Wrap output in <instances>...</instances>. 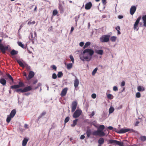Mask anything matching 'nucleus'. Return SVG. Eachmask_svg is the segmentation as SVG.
Wrapping results in <instances>:
<instances>
[{
    "mask_svg": "<svg viewBox=\"0 0 146 146\" xmlns=\"http://www.w3.org/2000/svg\"><path fill=\"white\" fill-rule=\"evenodd\" d=\"M35 73L32 71H30L28 77H27V79L29 80L35 76Z\"/></svg>",
    "mask_w": 146,
    "mask_h": 146,
    "instance_id": "6e6552de",
    "label": "nucleus"
},
{
    "mask_svg": "<svg viewBox=\"0 0 146 146\" xmlns=\"http://www.w3.org/2000/svg\"><path fill=\"white\" fill-rule=\"evenodd\" d=\"M68 90V88L66 87L65 88L62 90L60 94V95L61 96L63 97L66 96Z\"/></svg>",
    "mask_w": 146,
    "mask_h": 146,
    "instance_id": "9d476101",
    "label": "nucleus"
},
{
    "mask_svg": "<svg viewBox=\"0 0 146 146\" xmlns=\"http://www.w3.org/2000/svg\"><path fill=\"white\" fill-rule=\"evenodd\" d=\"M117 38L116 36H113L111 37L110 40L112 42H115L116 41Z\"/></svg>",
    "mask_w": 146,
    "mask_h": 146,
    "instance_id": "c85d7f7f",
    "label": "nucleus"
},
{
    "mask_svg": "<svg viewBox=\"0 0 146 146\" xmlns=\"http://www.w3.org/2000/svg\"><path fill=\"white\" fill-rule=\"evenodd\" d=\"M30 35H31V40H32V41H33V40H34V39H35V37H33V33H30Z\"/></svg>",
    "mask_w": 146,
    "mask_h": 146,
    "instance_id": "09e8293b",
    "label": "nucleus"
},
{
    "mask_svg": "<svg viewBox=\"0 0 146 146\" xmlns=\"http://www.w3.org/2000/svg\"><path fill=\"white\" fill-rule=\"evenodd\" d=\"M16 113V111L15 109H13L11 112L10 115L11 117H13Z\"/></svg>",
    "mask_w": 146,
    "mask_h": 146,
    "instance_id": "f3484780",
    "label": "nucleus"
},
{
    "mask_svg": "<svg viewBox=\"0 0 146 146\" xmlns=\"http://www.w3.org/2000/svg\"><path fill=\"white\" fill-rule=\"evenodd\" d=\"M38 82V80H34L33 82V84H35L37 83Z\"/></svg>",
    "mask_w": 146,
    "mask_h": 146,
    "instance_id": "69168bd1",
    "label": "nucleus"
},
{
    "mask_svg": "<svg viewBox=\"0 0 146 146\" xmlns=\"http://www.w3.org/2000/svg\"><path fill=\"white\" fill-rule=\"evenodd\" d=\"M85 137V136L84 135H82L80 137V138L81 139H84Z\"/></svg>",
    "mask_w": 146,
    "mask_h": 146,
    "instance_id": "052dcab7",
    "label": "nucleus"
},
{
    "mask_svg": "<svg viewBox=\"0 0 146 146\" xmlns=\"http://www.w3.org/2000/svg\"><path fill=\"white\" fill-rule=\"evenodd\" d=\"M92 6V4L91 2L86 3L85 5V8L86 9L88 10L90 9Z\"/></svg>",
    "mask_w": 146,
    "mask_h": 146,
    "instance_id": "ddd939ff",
    "label": "nucleus"
},
{
    "mask_svg": "<svg viewBox=\"0 0 146 146\" xmlns=\"http://www.w3.org/2000/svg\"><path fill=\"white\" fill-rule=\"evenodd\" d=\"M63 73L61 72H59L57 74V76L58 78H60L61 77L63 76Z\"/></svg>",
    "mask_w": 146,
    "mask_h": 146,
    "instance_id": "58836bf2",
    "label": "nucleus"
},
{
    "mask_svg": "<svg viewBox=\"0 0 146 146\" xmlns=\"http://www.w3.org/2000/svg\"><path fill=\"white\" fill-rule=\"evenodd\" d=\"M141 19V17H138V18L137 19L136 21L135 24L137 25H138V24L139 23V21Z\"/></svg>",
    "mask_w": 146,
    "mask_h": 146,
    "instance_id": "4c0bfd02",
    "label": "nucleus"
},
{
    "mask_svg": "<svg viewBox=\"0 0 146 146\" xmlns=\"http://www.w3.org/2000/svg\"><path fill=\"white\" fill-rule=\"evenodd\" d=\"M17 62L19 64L20 66L23 68H24L25 64H24L21 60H17Z\"/></svg>",
    "mask_w": 146,
    "mask_h": 146,
    "instance_id": "6ab92c4d",
    "label": "nucleus"
},
{
    "mask_svg": "<svg viewBox=\"0 0 146 146\" xmlns=\"http://www.w3.org/2000/svg\"><path fill=\"white\" fill-rule=\"evenodd\" d=\"M116 145H118L119 146H123V142H121L117 141Z\"/></svg>",
    "mask_w": 146,
    "mask_h": 146,
    "instance_id": "2f4dec72",
    "label": "nucleus"
},
{
    "mask_svg": "<svg viewBox=\"0 0 146 146\" xmlns=\"http://www.w3.org/2000/svg\"><path fill=\"white\" fill-rule=\"evenodd\" d=\"M137 90L139 91H143L145 90V89L144 87L139 86L137 87Z\"/></svg>",
    "mask_w": 146,
    "mask_h": 146,
    "instance_id": "393cba45",
    "label": "nucleus"
},
{
    "mask_svg": "<svg viewBox=\"0 0 146 146\" xmlns=\"http://www.w3.org/2000/svg\"><path fill=\"white\" fill-rule=\"evenodd\" d=\"M104 139L102 137H100L98 140V143L100 145H102L104 143Z\"/></svg>",
    "mask_w": 146,
    "mask_h": 146,
    "instance_id": "a211bd4d",
    "label": "nucleus"
},
{
    "mask_svg": "<svg viewBox=\"0 0 146 146\" xmlns=\"http://www.w3.org/2000/svg\"><path fill=\"white\" fill-rule=\"evenodd\" d=\"M92 135L94 136H99V137H103L105 135V133L104 131L98 130L93 131L92 133Z\"/></svg>",
    "mask_w": 146,
    "mask_h": 146,
    "instance_id": "f03ea898",
    "label": "nucleus"
},
{
    "mask_svg": "<svg viewBox=\"0 0 146 146\" xmlns=\"http://www.w3.org/2000/svg\"><path fill=\"white\" fill-rule=\"evenodd\" d=\"M138 25H136L135 24H134V29H137V30H138Z\"/></svg>",
    "mask_w": 146,
    "mask_h": 146,
    "instance_id": "de8ad7c7",
    "label": "nucleus"
},
{
    "mask_svg": "<svg viewBox=\"0 0 146 146\" xmlns=\"http://www.w3.org/2000/svg\"><path fill=\"white\" fill-rule=\"evenodd\" d=\"M6 75L9 78V79L11 80L12 82H13L14 80L11 76L9 74H7Z\"/></svg>",
    "mask_w": 146,
    "mask_h": 146,
    "instance_id": "c9c22d12",
    "label": "nucleus"
},
{
    "mask_svg": "<svg viewBox=\"0 0 146 146\" xmlns=\"http://www.w3.org/2000/svg\"><path fill=\"white\" fill-rule=\"evenodd\" d=\"M125 85V82L124 81H123L121 84V86H123Z\"/></svg>",
    "mask_w": 146,
    "mask_h": 146,
    "instance_id": "4d7b16f0",
    "label": "nucleus"
},
{
    "mask_svg": "<svg viewBox=\"0 0 146 146\" xmlns=\"http://www.w3.org/2000/svg\"><path fill=\"white\" fill-rule=\"evenodd\" d=\"M86 133L87 137H89L90 135L91 134V130L90 129L87 130L86 132Z\"/></svg>",
    "mask_w": 146,
    "mask_h": 146,
    "instance_id": "bb28decb",
    "label": "nucleus"
},
{
    "mask_svg": "<svg viewBox=\"0 0 146 146\" xmlns=\"http://www.w3.org/2000/svg\"><path fill=\"white\" fill-rule=\"evenodd\" d=\"M25 67L26 69L27 70H29L30 69V66H28V65L26 63L24 65V68Z\"/></svg>",
    "mask_w": 146,
    "mask_h": 146,
    "instance_id": "37998d69",
    "label": "nucleus"
},
{
    "mask_svg": "<svg viewBox=\"0 0 146 146\" xmlns=\"http://www.w3.org/2000/svg\"><path fill=\"white\" fill-rule=\"evenodd\" d=\"M94 52V50L92 49L87 48L85 49L80 56V59L82 61L85 60L88 61H90Z\"/></svg>",
    "mask_w": 146,
    "mask_h": 146,
    "instance_id": "f257e3e1",
    "label": "nucleus"
},
{
    "mask_svg": "<svg viewBox=\"0 0 146 146\" xmlns=\"http://www.w3.org/2000/svg\"><path fill=\"white\" fill-rule=\"evenodd\" d=\"M136 8L135 6H132L131 7L130 9V14L131 15H133L134 14L135 12V11L136 10Z\"/></svg>",
    "mask_w": 146,
    "mask_h": 146,
    "instance_id": "9b49d317",
    "label": "nucleus"
},
{
    "mask_svg": "<svg viewBox=\"0 0 146 146\" xmlns=\"http://www.w3.org/2000/svg\"><path fill=\"white\" fill-rule=\"evenodd\" d=\"M113 90L115 91H117L118 90L117 87L116 86H114L113 88Z\"/></svg>",
    "mask_w": 146,
    "mask_h": 146,
    "instance_id": "5fc2aeb1",
    "label": "nucleus"
},
{
    "mask_svg": "<svg viewBox=\"0 0 146 146\" xmlns=\"http://www.w3.org/2000/svg\"><path fill=\"white\" fill-rule=\"evenodd\" d=\"M123 18V16L122 15H118V18L119 19H121Z\"/></svg>",
    "mask_w": 146,
    "mask_h": 146,
    "instance_id": "0e129e2a",
    "label": "nucleus"
},
{
    "mask_svg": "<svg viewBox=\"0 0 146 146\" xmlns=\"http://www.w3.org/2000/svg\"><path fill=\"white\" fill-rule=\"evenodd\" d=\"M117 140H109L108 141L109 144H114L115 145H116V143Z\"/></svg>",
    "mask_w": 146,
    "mask_h": 146,
    "instance_id": "aec40b11",
    "label": "nucleus"
},
{
    "mask_svg": "<svg viewBox=\"0 0 146 146\" xmlns=\"http://www.w3.org/2000/svg\"><path fill=\"white\" fill-rule=\"evenodd\" d=\"M84 42H80V46H83V45H84Z\"/></svg>",
    "mask_w": 146,
    "mask_h": 146,
    "instance_id": "13d9d810",
    "label": "nucleus"
},
{
    "mask_svg": "<svg viewBox=\"0 0 146 146\" xmlns=\"http://www.w3.org/2000/svg\"><path fill=\"white\" fill-rule=\"evenodd\" d=\"M98 70V68H95V69L93 71L92 73V75H94L96 73V72Z\"/></svg>",
    "mask_w": 146,
    "mask_h": 146,
    "instance_id": "ea45409f",
    "label": "nucleus"
},
{
    "mask_svg": "<svg viewBox=\"0 0 146 146\" xmlns=\"http://www.w3.org/2000/svg\"><path fill=\"white\" fill-rule=\"evenodd\" d=\"M0 83L3 86H5L6 83V81L4 79L1 78L0 79Z\"/></svg>",
    "mask_w": 146,
    "mask_h": 146,
    "instance_id": "dca6fc26",
    "label": "nucleus"
},
{
    "mask_svg": "<svg viewBox=\"0 0 146 146\" xmlns=\"http://www.w3.org/2000/svg\"><path fill=\"white\" fill-rule=\"evenodd\" d=\"M46 114V112L44 111H43L40 114V116L38 117V120H39V119L41 117H42L43 116H44Z\"/></svg>",
    "mask_w": 146,
    "mask_h": 146,
    "instance_id": "4be33fe9",
    "label": "nucleus"
},
{
    "mask_svg": "<svg viewBox=\"0 0 146 146\" xmlns=\"http://www.w3.org/2000/svg\"><path fill=\"white\" fill-rule=\"evenodd\" d=\"M23 76H24L26 77V78H27V77H28V76H27V74L25 72H23Z\"/></svg>",
    "mask_w": 146,
    "mask_h": 146,
    "instance_id": "680f3d73",
    "label": "nucleus"
},
{
    "mask_svg": "<svg viewBox=\"0 0 146 146\" xmlns=\"http://www.w3.org/2000/svg\"><path fill=\"white\" fill-rule=\"evenodd\" d=\"M12 118L13 117H11V116L9 115H7V119H6L7 122V123H9L10 122V121L11 120V118Z\"/></svg>",
    "mask_w": 146,
    "mask_h": 146,
    "instance_id": "72a5a7b5",
    "label": "nucleus"
},
{
    "mask_svg": "<svg viewBox=\"0 0 146 146\" xmlns=\"http://www.w3.org/2000/svg\"><path fill=\"white\" fill-rule=\"evenodd\" d=\"M18 53V51H16L14 49L12 50L10 52L11 54L12 55H14L17 54Z\"/></svg>",
    "mask_w": 146,
    "mask_h": 146,
    "instance_id": "5701e85b",
    "label": "nucleus"
},
{
    "mask_svg": "<svg viewBox=\"0 0 146 146\" xmlns=\"http://www.w3.org/2000/svg\"><path fill=\"white\" fill-rule=\"evenodd\" d=\"M104 128L105 126L104 125H101L99 126L98 130H100L102 131H103Z\"/></svg>",
    "mask_w": 146,
    "mask_h": 146,
    "instance_id": "a878e982",
    "label": "nucleus"
},
{
    "mask_svg": "<svg viewBox=\"0 0 146 146\" xmlns=\"http://www.w3.org/2000/svg\"><path fill=\"white\" fill-rule=\"evenodd\" d=\"M110 36L109 35H103L100 38V40L102 42H107L109 40Z\"/></svg>",
    "mask_w": 146,
    "mask_h": 146,
    "instance_id": "7ed1b4c3",
    "label": "nucleus"
},
{
    "mask_svg": "<svg viewBox=\"0 0 146 146\" xmlns=\"http://www.w3.org/2000/svg\"><path fill=\"white\" fill-rule=\"evenodd\" d=\"M73 66L72 64V63L67 64L66 65L67 68L68 70H70L72 68Z\"/></svg>",
    "mask_w": 146,
    "mask_h": 146,
    "instance_id": "b1692460",
    "label": "nucleus"
},
{
    "mask_svg": "<svg viewBox=\"0 0 146 146\" xmlns=\"http://www.w3.org/2000/svg\"><path fill=\"white\" fill-rule=\"evenodd\" d=\"M51 67L53 69L56 70L57 68L56 66L54 65H52L51 66Z\"/></svg>",
    "mask_w": 146,
    "mask_h": 146,
    "instance_id": "864d4df0",
    "label": "nucleus"
},
{
    "mask_svg": "<svg viewBox=\"0 0 146 146\" xmlns=\"http://www.w3.org/2000/svg\"><path fill=\"white\" fill-rule=\"evenodd\" d=\"M82 113V111L80 109H77L74 113L73 117L74 118H77Z\"/></svg>",
    "mask_w": 146,
    "mask_h": 146,
    "instance_id": "39448f33",
    "label": "nucleus"
},
{
    "mask_svg": "<svg viewBox=\"0 0 146 146\" xmlns=\"http://www.w3.org/2000/svg\"><path fill=\"white\" fill-rule=\"evenodd\" d=\"M58 8L60 11V13H62L64 12V9L63 8L61 3L60 2L59 3Z\"/></svg>",
    "mask_w": 146,
    "mask_h": 146,
    "instance_id": "f8f14e48",
    "label": "nucleus"
},
{
    "mask_svg": "<svg viewBox=\"0 0 146 146\" xmlns=\"http://www.w3.org/2000/svg\"><path fill=\"white\" fill-rule=\"evenodd\" d=\"M78 119H76L75 120H73V123L71 125V126L73 127H74L77 124V122L78 121Z\"/></svg>",
    "mask_w": 146,
    "mask_h": 146,
    "instance_id": "c756f323",
    "label": "nucleus"
},
{
    "mask_svg": "<svg viewBox=\"0 0 146 146\" xmlns=\"http://www.w3.org/2000/svg\"><path fill=\"white\" fill-rule=\"evenodd\" d=\"M9 46H4L3 44H0V50L3 54L6 53V51L8 49Z\"/></svg>",
    "mask_w": 146,
    "mask_h": 146,
    "instance_id": "423d86ee",
    "label": "nucleus"
},
{
    "mask_svg": "<svg viewBox=\"0 0 146 146\" xmlns=\"http://www.w3.org/2000/svg\"><path fill=\"white\" fill-rule=\"evenodd\" d=\"M115 29L116 30H117V31L118 30L119 31L120 29V27L119 26H117L115 28Z\"/></svg>",
    "mask_w": 146,
    "mask_h": 146,
    "instance_id": "bf43d9fd",
    "label": "nucleus"
},
{
    "mask_svg": "<svg viewBox=\"0 0 146 146\" xmlns=\"http://www.w3.org/2000/svg\"><path fill=\"white\" fill-rule=\"evenodd\" d=\"M15 91L16 92H17L18 93H19L20 92H21V93L24 92L23 89H22L21 88H19V89L17 88V89H16L15 90Z\"/></svg>",
    "mask_w": 146,
    "mask_h": 146,
    "instance_id": "cd10ccee",
    "label": "nucleus"
},
{
    "mask_svg": "<svg viewBox=\"0 0 146 146\" xmlns=\"http://www.w3.org/2000/svg\"><path fill=\"white\" fill-rule=\"evenodd\" d=\"M70 58L71 60V61L73 63H74V59L72 55H70Z\"/></svg>",
    "mask_w": 146,
    "mask_h": 146,
    "instance_id": "3c124183",
    "label": "nucleus"
},
{
    "mask_svg": "<svg viewBox=\"0 0 146 146\" xmlns=\"http://www.w3.org/2000/svg\"><path fill=\"white\" fill-rule=\"evenodd\" d=\"M114 110V108L113 107H111L109 110V112L110 114L113 113Z\"/></svg>",
    "mask_w": 146,
    "mask_h": 146,
    "instance_id": "f704fd0d",
    "label": "nucleus"
},
{
    "mask_svg": "<svg viewBox=\"0 0 146 146\" xmlns=\"http://www.w3.org/2000/svg\"><path fill=\"white\" fill-rule=\"evenodd\" d=\"M35 23V21H33L32 22H31V21H29L28 23V25H30L32 24H34Z\"/></svg>",
    "mask_w": 146,
    "mask_h": 146,
    "instance_id": "6e6d98bb",
    "label": "nucleus"
},
{
    "mask_svg": "<svg viewBox=\"0 0 146 146\" xmlns=\"http://www.w3.org/2000/svg\"><path fill=\"white\" fill-rule=\"evenodd\" d=\"M19 45L22 48H24V45L23 44L22 42H17Z\"/></svg>",
    "mask_w": 146,
    "mask_h": 146,
    "instance_id": "a19ab883",
    "label": "nucleus"
},
{
    "mask_svg": "<svg viewBox=\"0 0 146 146\" xmlns=\"http://www.w3.org/2000/svg\"><path fill=\"white\" fill-rule=\"evenodd\" d=\"M28 141V139L26 138H24L23 141L22 146H25Z\"/></svg>",
    "mask_w": 146,
    "mask_h": 146,
    "instance_id": "412c9836",
    "label": "nucleus"
},
{
    "mask_svg": "<svg viewBox=\"0 0 146 146\" xmlns=\"http://www.w3.org/2000/svg\"><path fill=\"white\" fill-rule=\"evenodd\" d=\"M79 82L78 80L76 77L74 80V86L75 88H76L78 87L79 84Z\"/></svg>",
    "mask_w": 146,
    "mask_h": 146,
    "instance_id": "4468645a",
    "label": "nucleus"
},
{
    "mask_svg": "<svg viewBox=\"0 0 146 146\" xmlns=\"http://www.w3.org/2000/svg\"><path fill=\"white\" fill-rule=\"evenodd\" d=\"M107 97L108 99H112L113 98V96L110 94H108L107 95Z\"/></svg>",
    "mask_w": 146,
    "mask_h": 146,
    "instance_id": "79ce46f5",
    "label": "nucleus"
},
{
    "mask_svg": "<svg viewBox=\"0 0 146 146\" xmlns=\"http://www.w3.org/2000/svg\"><path fill=\"white\" fill-rule=\"evenodd\" d=\"M31 86H29L27 87H26L23 88L24 92H26L31 90H32Z\"/></svg>",
    "mask_w": 146,
    "mask_h": 146,
    "instance_id": "2eb2a0df",
    "label": "nucleus"
},
{
    "mask_svg": "<svg viewBox=\"0 0 146 146\" xmlns=\"http://www.w3.org/2000/svg\"><path fill=\"white\" fill-rule=\"evenodd\" d=\"M52 78L54 79H55L57 78V76L56 74L53 73L52 75Z\"/></svg>",
    "mask_w": 146,
    "mask_h": 146,
    "instance_id": "8fccbe9b",
    "label": "nucleus"
},
{
    "mask_svg": "<svg viewBox=\"0 0 146 146\" xmlns=\"http://www.w3.org/2000/svg\"><path fill=\"white\" fill-rule=\"evenodd\" d=\"M139 123V121H137L135 124V126H136L138 125V124Z\"/></svg>",
    "mask_w": 146,
    "mask_h": 146,
    "instance_id": "e2e57ef3",
    "label": "nucleus"
},
{
    "mask_svg": "<svg viewBox=\"0 0 146 146\" xmlns=\"http://www.w3.org/2000/svg\"><path fill=\"white\" fill-rule=\"evenodd\" d=\"M58 13V11L56 10H53L52 12L53 15L55 16Z\"/></svg>",
    "mask_w": 146,
    "mask_h": 146,
    "instance_id": "c03bdc74",
    "label": "nucleus"
},
{
    "mask_svg": "<svg viewBox=\"0 0 146 146\" xmlns=\"http://www.w3.org/2000/svg\"><path fill=\"white\" fill-rule=\"evenodd\" d=\"M92 97V98L95 99L96 97V95L95 94H93L91 96Z\"/></svg>",
    "mask_w": 146,
    "mask_h": 146,
    "instance_id": "603ef678",
    "label": "nucleus"
},
{
    "mask_svg": "<svg viewBox=\"0 0 146 146\" xmlns=\"http://www.w3.org/2000/svg\"><path fill=\"white\" fill-rule=\"evenodd\" d=\"M136 97L137 98H139L141 97V94L139 92H137L136 94Z\"/></svg>",
    "mask_w": 146,
    "mask_h": 146,
    "instance_id": "49530a36",
    "label": "nucleus"
},
{
    "mask_svg": "<svg viewBox=\"0 0 146 146\" xmlns=\"http://www.w3.org/2000/svg\"><path fill=\"white\" fill-rule=\"evenodd\" d=\"M70 117H66L65 119L64 120V123H67L68 122L69 120Z\"/></svg>",
    "mask_w": 146,
    "mask_h": 146,
    "instance_id": "a18cd8bd",
    "label": "nucleus"
},
{
    "mask_svg": "<svg viewBox=\"0 0 146 146\" xmlns=\"http://www.w3.org/2000/svg\"><path fill=\"white\" fill-rule=\"evenodd\" d=\"M77 104L78 103L77 102L74 101L72 102L71 106L72 108V112H73L74 111L76 108Z\"/></svg>",
    "mask_w": 146,
    "mask_h": 146,
    "instance_id": "0eeeda50",
    "label": "nucleus"
},
{
    "mask_svg": "<svg viewBox=\"0 0 146 146\" xmlns=\"http://www.w3.org/2000/svg\"><path fill=\"white\" fill-rule=\"evenodd\" d=\"M96 52L99 54L102 55L103 54V51L102 50H100L96 51Z\"/></svg>",
    "mask_w": 146,
    "mask_h": 146,
    "instance_id": "7c9ffc66",
    "label": "nucleus"
},
{
    "mask_svg": "<svg viewBox=\"0 0 146 146\" xmlns=\"http://www.w3.org/2000/svg\"><path fill=\"white\" fill-rule=\"evenodd\" d=\"M74 30V28L73 27H72L71 28V30H70V33H72Z\"/></svg>",
    "mask_w": 146,
    "mask_h": 146,
    "instance_id": "774afa93",
    "label": "nucleus"
},
{
    "mask_svg": "<svg viewBox=\"0 0 146 146\" xmlns=\"http://www.w3.org/2000/svg\"><path fill=\"white\" fill-rule=\"evenodd\" d=\"M108 128L110 129V130H112L113 129V127H111V126H109L108 127Z\"/></svg>",
    "mask_w": 146,
    "mask_h": 146,
    "instance_id": "338daca9",
    "label": "nucleus"
},
{
    "mask_svg": "<svg viewBox=\"0 0 146 146\" xmlns=\"http://www.w3.org/2000/svg\"><path fill=\"white\" fill-rule=\"evenodd\" d=\"M141 140L143 141H145L146 140V136H141L140 137Z\"/></svg>",
    "mask_w": 146,
    "mask_h": 146,
    "instance_id": "e433bc0d",
    "label": "nucleus"
},
{
    "mask_svg": "<svg viewBox=\"0 0 146 146\" xmlns=\"http://www.w3.org/2000/svg\"><path fill=\"white\" fill-rule=\"evenodd\" d=\"M24 86V83L23 82L20 81L19 82L18 85H14L11 86L10 87V88L11 89H17L21 87H23Z\"/></svg>",
    "mask_w": 146,
    "mask_h": 146,
    "instance_id": "20e7f679",
    "label": "nucleus"
},
{
    "mask_svg": "<svg viewBox=\"0 0 146 146\" xmlns=\"http://www.w3.org/2000/svg\"><path fill=\"white\" fill-rule=\"evenodd\" d=\"M91 43L90 42H87L85 44L84 46V49L86 47H88V46L90 45Z\"/></svg>",
    "mask_w": 146,
    "mask_h": 146,
    "instance_id": "473e14b6",
    "label": "nucleus"
},
{
    "mask_svg": "<svg viewBox=\"0 0 146 146\" xmlns=\"http://www.w3.org/2000/svg\"><path fill=\"white\" fill-rule=\"evenodd\" d=\"M130 129H128L124 128L118 130L117 132L119 133H123L129 131Z\"/></svg>",
    "mask_w": 146,
    "mask_h": 146,
    "instance_id": "1a4fd4ad",
    "label": "nucleus"
}]
</instances>
